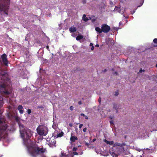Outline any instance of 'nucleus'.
Segmentation results:
<instances>
[{"mask_svg": "<svg viewBox=\"0 0 157 157\" xmlns=\"http://www.w3.org/2000/svg\"><path fill=\"white\" fill-rule=\"evenodd\" d=\"M19 126L20 134L24 140L30 139L32 135V132L29 129L25 128L22 124H19Z\"/></svg>", "mask_w": 157, "mask_h": 157, "instance_id": "f257e3e1", "label": "nucleus"}, {"mask_svg": "<svg viewBox=\"0 0 157 157\" xmlns=\"http://www.w3.org/2000/svg\"><path fill=\"white\" fill-rule=\"evenodd\" d=\"M46 149L43 147L40 148L37 146H34L32 147L31 150H29L31 155L33 157H36L37 155L43 154L45 151Z\"/></svg>", "mask_w": 157, "mask_h": 157, "instance_id": "f03ea898", "label": "nucleus"}, {"mask_svg": "<svg viewBox=\"0 0 157 157\" xmlns=\"http://www.w3.org/2000/svg\"><path fill=\"white\" fill-rule=\"evenodd\" d=\"M36 129L37 133L40 136H45L48 133L46 128L43 125H39Z\"/></svg>", "mask_w": 157, "mask_h": 157, "instance_id": "7ed1b4c3", "label": "nucleus"}, {"mask_svg": "<svg viewBox=\"0 0 157 157\" xmlns=\"http://www.w3.org/2000/svg\"><path fill=\"white\" fill-rule=\"evenodd\" d=\"M7 127L6 124L0 125V140L5 137V136L7 133Z\"/></svg>", "mask_w": 157, "mask_h": 157, "instance_id": "20e7f679", "label": "nucleus"}, {"mask_svg": "<svg viewBox=\"0 0 157 157\" xmlns=\"http://www.w3.org/2000/svg\"><path fill=\"white\" fill-rule=\"evenodd\" d=\"M9 7V4H4L3 5H1L0 3V11H3L4 13L7 15L8 10Z\"/></svg>", "mask_w": 157, "mask_h": 157, "instance_id": "39448f33", "label": "nucleus"}, {"mask_svg": "<svg viewBox=\"0 0 157 157\" xmlns=\"http://www.w3.org/2000/svg\"><path fill=\"white\" fill-rule=\"evenodd\" d=\"M6 85L5 84H0V93L5 94H9V92L6 90Z\"/></svg>", "mask_w": 157, "mask_h": 157, "instance_id": "423d86ee", "label": "nucleus"}, {"mask_svg": "<svg viewBox=\"0 0 157 157\" xmlns=\"http://www.w3.org/2000/svg\"><path fill=\"white\" fill-rule=\"evenodd\" d=\"M101 28L102 32L104 33H108L111 29L110 26L106 24L102 25Z\"/></svg>", "mask_w": 157, "mask_h": 157, "instance_id": "0eeeda50", "label": "nucleus"}, {"mask_svg": "<svg viewBox=\"0 0 157 157\" xmlns=\"http://www.w3.org/2000/svg\"><path fill=\"white\" fill-rule=\"evenodd\" d=\"M1 58L3 63L6 66H8V61L6 54H4L1 56Z\"/></svg>", "mask_w": 157, "mask_h": 157, "instance_id": "6e6552de", "label": "nucleus"}, {"mask_svg": "<svg viewBox=\"0 0 157 157\" xmlns=\"http://www.w3.org/2000/svg\"><path fill=\"white\" fill-rule=\"evenodd\" d=\"M56 144V141L55 140H53L52 141V140H50L48 143V145L51 147H52L54 145Z\"/></svg>", "mask_w": 157, "mask_h": 157, "instance_id": "1a4fd4ad", "label": "nucleus"}, {"mask_svg": "<svg viewBox=\"0 0 157 157\" xmlns=\"http://www.w3.org/2000/svg\"><path fill=\"white\" fill-rule=\"evenodd\" d=\"M72 135V133H71ZM78 140V138L75 136H73L71 135L70 137V140L71 142L73 143L75 142L76 140Z\"/></svg>", "mask_w": 157, "mask_h": 157, "instance_id": "9d476101", "label": "nucleus"}, {"mask_svg": "<svg viewBox=\"0 0 157 157\" xmlns=\"http://www.w3.org/2000/svg\"><path fill=\"white\" fill-rule=\"evenodd\" d=\"M23 107L21 105H19L17 107V109L19 110V113L21 114L23 113V110H22Z\"/></svg>", "mask_w": 157, "mask_h": 157, "instance_id": "9b49d317", "label": "nucleus"}, {"mask_svg": "<svg viewBox=\"0 0 157 157\" xmlns=\"http://www.w3.org/2000/svg\"><path fill=\"white\" fill-rule=\"evenodd\" d=\"M69 31L71 33L74 32L76 31V29L75 27H71L69 29Z\"/></svg>", "mask_w": 157, "mask_h": 157, "instance_id": "f8f14e48", "label": "nucleus"}, {"mask_svg": "<svg viewBox=\"0 0 157 157\" xmlns=\"http://www.w3.org/2000/svg\"><path fill=\"white\" fill-rule=\"evenodd\" d=\"M95 29L97 32H98L99 33H101L103 32L101 28V29L99 27H97L95 28Z\"/></svg>", "mask_w": 157, "mask_h": 157, "instance_id": "ddd939ff", "label": "nucleus"}, {"mask_svg": "<svg viewBox=\"0 0 157 157\" xmlns=\"http://www.w3.org/2000/svg\"><path fill=\"white\" fill-rule=\"evenodd\" d=\"M82 19L85 22H86L89 20L88 18L86 17V15L85 14L83 15L82 16Z\"/></svg>", "mask_w": 157, "mask_h": 157, "instance_id": "4468645a", "label": "nucleus"}, {"mask_svg": "<svg viewBox=\"0 0 157 157\" xmlns=\"http://www.w3.org/2000/svg\"><path fill=\"white\" fill-rule=\"evenodd\" d=\"M83 36L82 35H78L76 37V40H79L83 38Z\"/></svg>", "mask_w": 157, "mask_h": 157, "instance_id": "2eb2a0df", "label": "nucleus"}, {"mask_svg": "<svg viewBox=\"0 0 157 157\" xmlns=\"http://www.w3.org/2000/svg\"><path fill=\"white\" fill-rule=\"evenodd\" d=\"M60 157H68V156L66 155V153L62 152L61 155H60Z\"/></svg>", "mask_w": 157, "mask_h": 157, "instance_id": "dca6fc26", "label": "nucleus"}, {"mask_svg": "<svg viewBox=\"0 0 157 157\" xmlns=\"http://www.w3.org/2000/svg\"><path fill=\"white\" fill-rule=\"evenodd\" d=\"M63 132H62L60 133L57 134V137H61L63 136Z\"/></svg>", "mask_w": 157, "mask_h": 157, "instance_id": "f3484780", "label": "nucleus"}, {"mask_svg": "<svg viewBox=\"0 0 157 157\" xmlns=\"http://www.w3.org/2000/svg\"><path fill=\"white\" fill-rule=\"evenodd\" d=\"M113 108L116 109H117V104L115 103L113 104Z\"/></svg>", "mask_w": 157, "mask_h": 157, "instance_id": "a211bd4d", "label": "nucleus"}, {"mask_svg": "<svg viewBox=\"0 0 157 157\" xmlns=\"http://www.w3.org/2000/svg\"><path fill=\"white\" fill-rule=\"evenodd\" d=\"M28 37H29V34H27L25 36V40L26 41H29V39Z\"/></svg>", "mask_w": 157, "mask_h": 157, "instance_id": "6ab92c4d", "label": "nucleus"}, {"mask_svg": "<svg viewBox=\"0 0 157 157\" xmlns=\"http://www.w3.org/2000/svg\"><path fill=\"white\" fill-rule=\"evenodd\" d=\"M27 112L28 114H30L31 112V110L30 109H28L27 110Z\"/></svg>", "mask_w": 157, "mask_h": 157, "instance_id": "aec40b11", "label": "nucleus"}, {"mask_svg": "<svg viewBox=\"0 0 157 157\" xmlns=\"http://www.w3.org/2000/svg\"><path fill=\"white\" fill-rule=\"evenodd\" d=\"M153 42L155 44H157V38H155L153 40Z\"/></svg>", "mask_w": 157, "mask_h": 157, "instance_id": "412c9836", "label": "nucleus"}, {"mask_svg": "<svg viewBox=\"0 0 157 157\" xmlns=\"http://www.w3.org/2000/svg\"><path fill=\"white\" fill-rule=\"evenodd\" d=\"M118 94H119L118 91H116L115 92V93L114 94V95L115 96H118Z\"/></svg>", "mask_w": 157, "mask_h": 157, "instance_id": "4be33fe9", "label": "nucleus"}, {"mask_svg": "<svg viewBox=\"0 0 157 157\" xmlns=\"http://www.w3.org/2000/svg\"><path fill=\"white\" fill-rule=\"evenodd\" d=\"M114 144V142L113 141H109V144L110 145H113Z\"/></svg>", "mask_w": 157, "mask_h": 157, "instance_id": "5701e85b", "label": "nucleus"}, {"mask_svg": "<svg viewBox=\"0 0 157 157\" xmlns=\"http://www.w3.org/2000/svg\"><path fill=\"white\" fill-rule=\"evenodd\" d=\"M85 144H86V146H87L88 147H89L90 148L91 147H90V146L91 145L90 144L87 143H86Z\"/></svg>", "mask_w": 157, "mask_h": 157, "instance_id": "b1692460", "label": "nucleus"}, {"mask_svg": "<svg viewBox=\"0 0 157 157\" xmlns=\"http://www.w3.org/2000/svg\"><path fill=\"white\" fill-rule=\"evenodd\" d=\"M113 157H118L117 155H116L114 153H112Z\"/></svg>", "mask_w": 157, "mask_h": 157, "instance_id": "393cba45", "label": "nucleus"}, {"mask_svg": "<svg viewBox=\"0 0 157 157\" xmlns=\"http://www.w3.org/2000/svg\"><path fill=\"white\" fill-rule=\"evenodd\" d=\"M73 154L74 155H77L78 154V153L75 151L73 152Z\"/></svg>", "mask_w": 157, "mask_h": 157, "instance_id": "a878e982", "label": "nucleus"}, {"mask_svg": "<svg viewBox=\"0 0 157 157\" xmlns=\"http://www.w3.org/2000/svg\"><path fill=\"white\" fill-rule=\"evenodd\" d=\"M70 109L71 111L73 110L74 109V107L73 106H71L70 107Z\"/></svg>", "mask_w": 157, "mask_h": 157, "instance_id": "bb28decb", "label": "nucleus"}, {"mask_svg": "<svg viewBox=\"0 0 157 157\" xmlns=\"http://www.w3.org/2000/svg\"><path fill=\"white\" fill-rule=\"evenodd\" d=\"M77 149V147H74L73 149V151H76Z\"/></svg>", "mask_w": 157, "mask_h": 157, "instance_id": "cd10ccee", "label": "nucleus"}, {"mask_svg": "<svg viewBox=\"0 0 157 157\" xmlns=\"http://www.w3.org/2000/svg\"><path fill=\"white\" fill-rule=\"evenodd\" d=\"M143 71H144V70H143L142 68H140L139 71V73H142Z\"/></svg>", "mask_w": 157, "mask_h": 157, "instance_id": "c85d7f7f", "label": "nucleus"}, {"mask_svg": "<svg viewBox=\"0 0 157 157\" xmlns=\"http://www.w3.org/2000/svg\"><path fill=\"white\" fill-rule=\"evenodd\" d=\"M86 130H87L86 128H84L83 130V132H86Z\"/></svg>", "mask_w": 157, "mask_h": 157, "instance_id": "c756f323", "label": "nucleus"}, {"mask_svg": "<svg viewBox=\"0 0 157 157\" xmlns=\"http://www.w3.org/2000/svg\"><path fill=\"white\" fill-rule=\"evenodd\" d=\"M7 74V72L6 71H4L3 73L2 74V75L3 76L5 75L6 74Z\"/></svg>", "mask_w": 157, "mask_h": 157, "instance_id": "7c9ffc66", "label": "nucleus"}, {"mask_svg": "<svg viewBox=\"0 0 157 157\" xmlns=\"http://www.w3.org/2000/svg\"><path fill=\"white\" fill-rule=\"evenodd\" d=\"M83 126V124H80L79 125V128H80V129Z\"/></svg>", "mask_w": 157, "mask_h": 157, "instance_id": "2f4dec72", "label": "nucleus"}, {"mask_svg": "<svg viewBox=\"0 0 157 157\" xmlns=\"http://www.w3.org/2000/svg\"><path fill=\"white\" fill-rule=\"evenodd\" d=\"M78 104L79 105H80L82 104V102L81 101H80L78 102Z\"/></svg>", "mask_w": 157, "mask_h": 157, "instance_id": "473e14b6", "label": "nucleus"}, {"mask_svg": "<svg viewBox=\"0 0 157 157\" xmlns=\"http://www.w3.org/2000/svg\"><path fill=\"white\" fill-rule=\"evenodd\" d=\"M98 101L99 102V103H100L101 102V98L100 97L98 99Z\"/></svg>", "mask_w": 157, "mask_h": 157, "instance_id": "72a5a7b5", "label": "nucleus"}, {"mask_svg": "<svg viewBox=\"0 0 157 157\" xmlns=\"http://www.w3.org/2000/svg\"><path fill=\"white\" fill-rule=\"evenodd\" d=\"M110 123L111 124H113V120L110 121Z\"/></svg>", "mask_w": 157, "mask_h": 157, "instance_id": "f704fd0d", "label": "nucleus"}, {"mask_svg": "<svg viewBox=\"0 0 157 157\" xmlns=\"http://www.w3.org/2000/svg\"><path fill=\"white\" fill-rule=\"evenodd\" d=\"M43 108V107L42 106H38L37 107V108Z\"/></svg>", "mask_w": 157, "mask_h": 157, "instance_id": "c9c22d12", "label": "nucleus"}, {"mask_svg": "<svg viewBox=\"0 0 157 157\" xmlns=\"http://www.w3.org/2000/svg\"><path fill=\"white\" fill-rule=\"evenodd\" d=\"M84 117H85V118L86 119H88V117L87 116L85 115V116Z\"/></svg>", "mask_w": 157, "mask_h": 157, "instance_id": "e433bc0d", "label": "nucleus"}, {"mask_svg": "<svg viewBox=\"0 0 157 157\" xmlns=\"http://www.w3.org/2000/svg\"><path fill=\"white\" fill-rule=\"evenodd\" d=\"M94 49V46H92V47L91 48V50H93Z\"/></svg>", "mask_w": 157, "mask_h": 157, "instance_id": "4c0bfd02", "label": "nucleus"}, {"mask_svg": "<svg viewBox=\"0 0 157 157\" xmlns=\"http://www.w3.org/2000/svg\"><path fill=\"white\" fill-rule=\"evenodd\" d=\"M46 49H48V50H49V47L48 46H47L46 47Z\"/></svg>", "mask_w": 157, "mask_h": 157, "instance_id": "58836bf2", "label": "nucleus"}, {"mask_svg": "<svg viewBox=\"0 0 157 157\" xmlns=\"http://www.w3.org/2000/svg\"><path fill=\"white\" fill-rule=\"evenodd\" d=\"M109 118L110 119H112L113 118V117L112 116H110Z\"/></svg>", "mask_w": 157, "mask_h": 157, "instance_id": "ea45409f", "label": "nucleus"}, {"mask_svg": "<svg viewBox=\"0 0 157 157\" xmlns=\"http://www.w3.org/2000/svg\"><path fill=\"white\" fill-rule=\"evenodd\" d=\"M69 125L70 127H72V124L71 123H70L69 124Z\"/></svg>", "mask_w": 157, "mask_h": 157, "instance_id": "a19ab883", "label": "nucleus"}, {"mask_svg": "<svg viewBox=\"0 0 157 157\" xmlns=\"http://www.w3.org/2000/svg\"><path fill=\"white\" fill-rule=\"evenodd\" d=\"M80 115L81 116H83L84 117L85 116V115L83 113H81Z\"/></svg>", "mask_w": 157, "mask_h": 157, "instance_id": "79ce46f5", "label": "nucleus"}, {"mask_svg": "<svg viewBox=\"0 0 157 157\" xmlns=\"http://www.w3.org/2000/svg\"><path fill=\"white\" fill-rule=\"evenodd\" d=\"M106 140V144H109V141H108L107 140Z\"/></svg>", "mask_w": 157, "mask_h": 157, "instance_id": "37998d69", "label": "nucleus"}, {"mask_svg": "<svg viewBox=\"0 0 157 157\" xmlns=\"http://www.w3.org/2000/svg\"><path fill=\"white\" fill-rule=\"evenodd\" d=\"M99 45L98 44H96L95 45V46L96 47H99Z\"/></svg>", "mask_w": 157, "mask_h": 157, "instance_id": "c03bdc74", "label": "nucleus"}, {"mask_svg": "<svg viewBox=\"0 0 157 157\" xmlns=\"http://www.w3.org/2000/svg\"><path fill=\"white\" fill-rule=\"evenodd\" d=\"M9 1H10V0H7L6 3H7V4L9 3Z\"/></svg>", "mask_w": 157, "mask_h": 157, "instance_id": "a18cd8bd", "label": "nucleus"}, {"mask_svg": "<svg viewBox=\"0 0 157 157\" xmlns=\"http://www.w3.org/2000/svg\"><path fill=\"white\" fill-rule=\"evenodd\" d=\"M137 151H141V150H140V149H137Z\"/></svg>", "mask_w": 157, "mask_h": 157, "instance_id": "49530a36", "label": "nucleus"}, {"mask_svg": "<svg viewBox=\"0 0 157 157\" xmlns=\"http://www.w3.org/2000/svg\"><path fill=\"white\" fill-rule=\"evenodd\" d=\"M95 140H96V139H94L93 140V142H94Z\"/></svg>", "mask_w": 157, "mask_h": 157, "instance_id": "de8ad7c7", "label": "nucleus"}, {"mask_svg": "<svg viewBox=\"0 0 157 157\" xmlns=\"http://www.w3.org/2000/svg\"><path fill=\"white\" fill-rule=\"evenodd\" d=\"M107 71V70L106 69H105L104 70V71L105 72H106Z\"/></svg>", "mask_w": 157, "mask_h": 157, "instance_id": "09e8293b", "label": "nucleus"}, {"mask_svg": "<svg viewBox=\"0 0 157 157\" xmlns=\"http://www.w3.org/2000/svg\"><path fill=\"white\" fill-rule=\"evenodd\" d=\"M116 113H118V110H117V109H116Z\"/></svg>", "mask_w": 157, "mask_h": 157, "instance_id": "8fccbe9b", "label": "nucleus"}, {"mask_svg": "<svg viewBox=\"0 0 157 157\" xmlns=\"http://www.w3.org/2000/svg\"><path fill=\"white\" fill-rule=\"evenodd\" d=\"M83 3H86V1H83Z\"/></svg>", "mask_w": 157, "mask_h": 157, "instance_id": "3c124183", "label": "nucleus"}, {"mask_svg": "<svg viewBox=\"0 0 157 157\" xmlns=\"http://www.w3.org/2000/svg\"><path fill=\"white\" fill-rule=\"evenodd\" d=\"M93 45V44H92V43H90V45L91 46V45Z\"/></svg>", "mask_w": 157, "mask_h": 157, "instance_id": "603ef678", "label": "nucleus"}, {"mask_svg": "<svg viewBox=\"0 0 157 157\" xmlns=\"http://www.w3.org/2000/svg\"><path fill=\"white\" fill-rule=\"evenodd\" d=\"M115 74H116L117 75L118 74V73H117V72H115Z\"/></svg>", "mask_w": 157, "mask_h": 157, "instance_id": "864d4df0", "label": "nucleus"}, {"mask_svg": "<svg viewBox=\"0 0 157 157\" xmlns=\"http://www.w3.org/2000/svg\"><path fill=\"white\" fill-rule=\"evenodd\" d=\"M2 122L1 121V119L0 118V123H2Z\"/></svg>", "mask_w": 157, "mask_h": 157, "instance_id": "5fc2aeb1", "label": "nucleus"}, {"mask_svg": "<svg viewBox=\"0 0 157 157\" xmlns=\"http://www.w3.org/2000/svg\"><path fill=\"white\" fill-rule=\"evenodd\" d=\"M106 140H107L106 139H105L104 140V141L106 143Z\"/></svg>", "mask_w": 157, "mask_h": 157, "instance_id": "6e6d98bb", "label": "nucleus"}, {"mask_svg": "<svg viewBox=\"0 0 157 157\" xmlns=\"http://www.w3.org/2000/svg\"><path fill=\"white\" fill-rule=\"evenodd\" d=\"M156 67H157V63L156 64V65H155Z\"/></svg>", "mask_w": 157, "mask_h": 157, "instance_id": "4d7b16f0", "label": "nucleus"}, {"mask_svg": "<svg viewBox=\"0 0 157 157\" xmlns=\"http://www.w3.org/2000/svg\"><path fill=\"white\" fill-rule=\"evenodd\" d=\"M117 8V6H116L115 9H116Z\"/></svg>", "mask_w": 157, "mask_h": 157, "instance_id": "13d9d810", "label": "nucleus"}, {"mask_svg": "<svg viewBox=\"0 0 157 157\" xmlns=\"http://www.w3.org/2000/svg\"><path fill=\"white\" fill-rule=\"evenodd\" d=\"M156 46H157V45Z\"/></svg>", "mask_w": 157, "mask_h": 157, "instance_id": "bf43d9fd", "label": "nucleus"}]
</instances>
